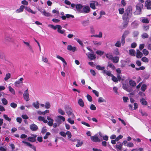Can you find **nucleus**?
<instances>
[{"label":"nucleus","mask_w":151,"mask_h":151,"mask_svg":"<svg viewBox=\"0 0 151 151\" xmlns=\"http://www.w3.org/2000/svg\"><path fill=\"white\" fill-rule=\"evenodd\" d=\"M10 106L11 107L15 108L17 106V104L14 103H12L10 104Z\"/></svg>","instance_id":"62"},{"label":"nucleus","mask_w":151,"mask_h":151,"mask_svg":"<svg viewBox=\"0 0 151 151\" xmlns=\"http://www.w3.org/2000/svg\"><path fill=\"white\" fill-rule=\"evenodd\" d=\"M90 8L88 6H83V10L81 12V13H88L90 12Z\"/></svg>","instance_id":"7"},{"label":"nucleus","mask_w":151,"mask_h":151,"mask_svg":"<svg viewBox=\"0 0 151 151\" xmlns=\"http://www.w3.org/2000/svg\"><path fill=\"white\" fill-rule=\"evenodd\" d=\"M96 53L98 55H101L103 54L104 52L100 50H97L96 51Z\"/></svg>","instance_id":"61"},{"label":"nucleus","mask_w":151,"mask_h":151,"mask_svg":"<svg viewBox=\"0 0 151 151\" xmlns=\"http://www.w3.org/2000/svg\"><path fill=\"white\" fill-rule=\"evenodd\" d=\"M112 59V61L114 63H117L119 62V58L118 57L115 56L113 57Z\"/></svg>","instance_id":"26"},{"label":"nucleus","mask_w":151,"mask_h":151,"mask_svg":"<svg viewBox=\"0 0 151 151\" xmlns=\"http://www.w3.org/2000/svg\"><path fill=\"white\" fill-rule=\"evenodd\" d=\"M62 120L63 122L65 121V119L63 116L59 115L56 117L55 119L56 122L54 124L53 127L56 128L59 126L61 124L62 122Z\"/></svg>","instance_id":"2"},{"label":"nucleus","mask_w":151,"mask_h":151,"mask_svg":"<svg viewBox=\"0 0 151 151\" xmlns=\"http://www.w3.org/2000/svg\"><path fill=\"white\" fill-rule=\"evenodd\" d=\"M150 20L147 18H143L142 20V22L143 23H148L149 22Z\"/></svg>","instance_id":"29"},{"label":"nucleus","mask_w":151,"mask_h":151,"mask_svg":"<svg viewBox=\"0 0 151 151\" xmlns=\"http://www.w3.org/2000/svg\"><path fill=\"white\" fill-rule=\"evenodd\" d=\"M65 109L66 113L69 117L73 118L75 117V116L73 113L72 110L70 107L66 106Z\"/></svg>","instance_id":"5"},{"label":"nucleus","mask_w":151,"mask_h":151,"mask_svg":"<svg viewBox=\"0 0 151 151\" xmlns=\"http://www.w3.org/2000/svg\"><path fill=\"white\" fill-rule=\"evenodd\" d=\"M5 39L7 41H10L11 40V38L9 36L7 35L5 36Z\"/></svg>","instance_id":"58"},{"label":"nucleus","mask_w":151,"mask_h":151,"mask_svg":"<svg viewBox=\"0 0 151 151\" xmlns=\"http://www.w3.org/2000/svg\"><path fill=\"white\" fill-rule=\"evenodd\" d=\"M93 44L95 45H100L101 43L100 42H98L97 41H93Z\"/></svg>","instance_id":"64"},{"label":"nucleus","mask_w":151,"mask_h":151,"mask_svg":"<svg viewBox=\"0 0 151 151\" xmlns=\"http://www.w3.org/2000/svg\"><path fill=\"white\" fill-rule=\"evenodd\" d=\"M24 8H25V6L23 5H21L19 9H17L16 12L17 13H19L23 11Z\"/></svg>","instance_id":"23"},{"label":"nucleus","mask_w":151,"mask_h":151,"mask_svg":"<svg viewBox=\"0 0 151 151\" xmlns=\"http://www.w3.org/2000/svg\"><path fill=\"white\" fill-rule=\"evenodd\" d=\"M91 140L94 142H100V140L96 135H94L91 137Z\"/></svg>","instance_id":"9"},{"label":"nucleus","mask_w":151,"mask_h":151,"mask_svg":"<svg viewBox=\"0 0 151 151\" xmlns=\"http://www.w3.org/2000/svg\"><path fill=\"white\" fill-rule=\"evenodd\" d=\"M48 26L55 30L57 29V32H58L61 34L65 36L66 35V34L65 33V31L64 30L61 29L62 27L60 25H56L55 26H54L52 24H49L48 25Z\"/></svg>","instance_id":"1"},{"label":"nucleus","mask_w":151,"mask_h":151,"mask_svg":"<svg viewBox=\"0 0 151 151\" xmlns=\"http://www.w3.org/2000/svg\"><path fill=\"white\" fill-rule=\"evenodd\" d=\"M90 109L93 110H95L96 109V107L95 105L93 104L91 105L90 107Z\"/></svg>","instance_id":"59"},{"label":"nucleus","mask_w":151,"mask_h":151,"mask_svg":"<svg viewBox=\"0 0 151 151\" xmlns=\"http://www.w3.org/2000/svg\"><path fill=\"white\" fill-rule=\"evenodd\" d=\"M49 112V111L48 110H46L45 111L43 112H41L40 111L39 112H38V113L40 114V115H45V114L47 113H48Z\"/></svg>","instance_id":"43"},{"label":"nucleus","mask_w":151,"mask_h":151,"mask_svg":"<svg viewBox=\"0 0 151 151\" xmlns=\"http://www.w3.org/2000/svg\"><path fill=\"white\" fill-rule=\"evenodd\" d=\"M140 102L141 103L144 105H146L147 104V102L144 99H142L140 100Z\"/></svg>","instance_id":"41"},{"label":"nucleus","mask_w":151,"mask_h":151,"mask_svg":"<svg viewBox=\"0 0 151 151\" xmlns=\"http://www.w3.org/2000/svg\"><path fill=\"white\" fill-rule=\"evenodd\" d=\"M129 53L130 55L132 56H135V51L133 49L130 50H129Z\"/></svg>","instance_id":"30"},{"label":"nucleus","mask_w":151,"mask_h":151,"mask_svg":"<svg viewBox=\"0 0 151 151\" xmlns=\"http://www.w3.org/2000/svg\"><path fill=\"white\" fill-rule=\"evenodd\" d=\"M43 14L45 16L48 17L51 16V14L48 12H46L45 11H44L43 13Z\"/></svg>","instance_id":"48"},{"label":"nucleus","mask_w":151,"mask_h":151,"mask_svg":"<svg viewBox=\"0 0 151 151\" xmlns=\"http://www.w3.org/2000/svg\"><path fill=\"white\" fill-rule=\"evenodd\" d=\"M115 46L118 47H120L121 46V42L120 41H118L115 44Z\"/></svg>","instance_id":"57"},{"label":"nucleus","mask_w":151,"mask_h":151,"mask_svg":"<svg viewBox=\"0 0 151 151\" xmlns=\"http://www.w3.org/2000/svg\"><path fill=\"white\" fill-rule=\"evenodd\" d=\"M147 85L145 84H143L141 87V90L143 91H145L146 89Z\"/></svg>","instance_id":"54"},{"label":"nucleus","mask_w":151,"mask_h":151,"mask_svg":"<svg viewBox=\"0 0 151 151\" xmlns=\"http://www.w3.org/2000/svg\"><path fill=\"white\" fill-rule=\"evenodd\" d=\"M141 60L145 63H147L149 61L148 59L146 57H144L141 59Z\"/></svg>","instance_id":"39"},{"label":"nucleus","mask_w":151,"mask_h":151,"mask_svg":"<svg viewBox=\"0 0 151 151\" xmlns=\"http://www.w3.org/2000/svg\"><path fill=\"white\" fill-rule=\"evenodd\" d=\"M89 21L88 19L84 20L81 21V23L82 25L84 27L88 26L89 24Z\"/></svg>","instance_id":"19"},{"label":"nucleus","mask_w":151,"mask_h":151,"mask_svg":"<svg viewBox=\"0 0 151 151\" xmlns=\"http://www.w3.org/2000/svg\"><path fill=\"white\" fill-rule=\"evenodd\" d=\"M129 33V32L128 30H126L124 31L123 34L122 35V36L126 37L127 36Z\"/></svg>","instance_id":"47"},{"label":"nucleus","mask_w":151,"mask_h":151,"mask_svg":"<svg viewBox=\"0 0 151 151\" xmlns=\"http://www.w3.org/2000/svg\"><path fill=\"white\" fill-rule=\"evenodd\" d=\"M9 91L13 94H15V91L14 89L11 86L9 87Z\"/></svg>","instance_id":"36"},{"label":"nucleus","mask_w":151,"mask_h":151,"mask_svg":"<svg viewBox=\"0 0 151 151\" xmlns=\"http://www.w3.org/2000/svg\"><path fill=\"white\" fill-rule=\"evenodd\" d=\"M143 55V54L142 52L139 51V50H137L136 57L138 58H141Z\"/></svg>","instance_id":"22"},{"label":"nucleus","mask_w":151,"mask_h":151,"mask_svg":"<svg viewBox=\"0 0 151 151\" xmlns=\"http://www.w3.org/2000/svg\"><path fill=\"white\" fill-rule=\"evenodd\" d=\"M90 7L92 8L93 9H95L96 8L95 4L94 3L93 1H92L91 3H90Z\"/></svg>","instance_id":"42"},{"label":"nucleus","mask_w":151,"mask_h":151,"mask_svg":"<svg viewBox=\"0 0 151 151\" xmlns=\"http://www.w3.org/2000/svg\"><path fill=\"white\" fill-rule=\"evenodd\" d=\"M1 101L3 104L4 105H6L7 104L8 101L6 99L4 98L2 99Z\"/></svg>","instance_id":"46"},{"label":"nucleus","mask_w":151,"mask_h":151,"mask_svg":"<svg viewBox=\"0 0 151 151\" xmlns=\"http://www.w3.org/2000/svg\"><path fill=\"white\" fill-rule=\"evenodd\" d=\"M74 40H76L77 42L81 46H83V44L82 42L79 39L76 38H74Z\"/></svg>","instance_id":"31"},{"label":"nucleus","mask_w":151,"mask_h":151,"mask_svg":"<svg viewBox=\"0 0 151 151\" xmlns=\"http://www.w3.org/2000/svg\"><path fill=\"white\" fill-rule=\"evenodd\" d=\"M79 105L81 107H83L84 106V103L83 100L81 99H80L78 100V102Z\"/></svg>","instance_id":"21"},{"label":"nucleus","mask_w":151,"mask_h":151,"mask_svg":"<svg viewBox=\"0 0 151 151\" xmlns=\"http://www.w3.org/2000/svg\"><path fill=\"white\" fill-rule=\"evenodd\" d=\"M3 117L5 119L9 122H10L11 121V118L8 117L7 115L6 114H4L3 115Z\"/></svg>","instance_id":"45"},{"label":"nucleus","mask_w":151,"mask_h":151,"mask_svg":"<svg viewBox=\"0 0 151 151\" xmlns=\"http://www.w3.org/2000/svg\"><path fill=\"white\" fill-rule=\"evenodd\" d=\"M142 52L143 54L145 55H147L148 54L149 52L148 50L146 49H144L143 50Z\"/></svg>","instance_id":"50"},{"label":"nucleus","mask_w":151,"mask_h":151,"mask_svg":"<svg viewBox=\"0 0 151 151\" xmlns=\"http://www.w3.org/2000/svg\"><path fill=\"white\" fill-rule=\"evenodd\" d=\"M124 21L123 22V26L124 27H126L128 24L129 20H124Z\"/></svg>","instance_id":"44"},{"label":"nucleus","mask_w":151,"mask_h":151,"mask_svg":"<svg viewBox=\"0 0 151 151\" xmlns=\"http://www.w3.org/2000/svg\"><path fill=\"white\" fill-rule=\"evenodd\" d=\"M115 147L116 148L119 150H121L122 147V144L120 142H118Z\"/></svg>","instance_id":"25"},{"label":"nucleus","mask_w":151,"mask_h":151,"mask_svg":"<svg viewBox=\"0 0 151 151\" xmlns=\"http://www.w3.org/2000/svg\"><path fill=\"white\" fill-rule=\"evenodd\" d=\"M30 128L32 131H35L38 129V127L35 124H32L30 125Z\"/></svg>","instance_id":"13"},{"label":"nucleus","mask_w":151,"mask_h":151,"mask_svg":"<svg viewBox=\"0 0 151 151\" xmlns=\"http://www.w3.org/2000/svg\"><path fill=\"white\" fill-rule=\"evenodd\" d=\"M132 25L134 28H136L138 25V24L137 23L134 22L132 23Z\"/></svg>","instance_id":"52"},{"label":"nucleus","mask_w":151,"mask_h":151,"mask_svg":"<svg viewBox=\"0 0 151 151\" xmlns=\"http://www.w3.org/2000/svg\"><path fill=\"white\" fill-rule=\"evenodd\" d=\"M96 68L98 70H103L104 69L105 67H101L99 65H97L96 66Z\"/></svg>","instance_id":"38"},{"label":"nucleus","mask_w":151,"mask_h":151,"mask_svg":"<svg viewBox=\"0 0 151 151\" xmlns=\"http://www.w3.org/2000/svg\"><path fill=\"white\" fill-rule=\"evenodd\" d=\"M23 96L24 100L27 101L29 100L28 90L27 89L24 91V92L23 94Z\"/></svg>","instance_id":"8"},{"label":"nucleus","mask_w":151,"mask_h":151,"mask_svg":"<svg viewBox=\"0 0 151 151\" xmlns=\"http://www.w3.org/2000/svg\"><path fill=\"white\" fill-rule=\"evenodd\" d=\"M33 137H29L28 138V140L29 141L32 142H35L36 140V138L37 137V135H33Z\"/></svg>","instance_id":"18"},{"label":"nucleus","mask_w":151,"mask_h":151,"mask_svg":"<svg viewBox=\"0 0 151 151\" xmlns=\"http://www.w3.org/2000/svg\"><path fill=\"white\" fill-rule=\"evenodd\" d=\"M22 142L23 143L26 144L27 146H29L31 148L34 150L35 151H36V147L34 145L31 144L29 142H25L24 141H23Z\"/></svg>","instance_id":"10"},{"label":"nucleus","mask_w":151,"mask_h":151,"mask_svg":"<svg viewBox=\"0 0 151 151\" xmlns=\"http://www.w3.org/2000/svg\"><path fill=\"white\" fill-rule=\"evenodd\" d=\"M122 64H121V67H125L126 64L127 63V61L124 60L122 61Z\"/></svg>","instance_id":"63"},{"label":"nucleus","mask_w":151,"mask_h":151,"mask_svg":"<svg viewBox=\"0 0 151 151\" xmlns=\"http://www.w3.org/2000/svg\"><path fill=\"white\" fill-rule=\"evenodd\" d=\"M139 112L141 114L142 116H147V113L145 111H143L142 110H139Z\"/></svg>","instance_id":"49"},{"label":"nucleus","mask_w":151,"mask_h":151,"mask_svg":"<svg viewBox=\"0 0 151 151\" xmlns=\"http://www.w3.org/2000/svg\"><path fill=\"white\" fill-rule=\"evenodd\" d=\"M73 141H77V144L76 145V146L77 147H79L81 146L83 144V142L81 141L80 140L77 139H75Z\"/></svg>","instance_id":"20"},{"label":"nucleus","mask_w":151,"mask_h":151,"mask_svg":"<svg viewBox=\"0 0 151 151\" xmlns=\"http://www.w3.org/2000/svg\"><path fill=\"white\" fill-rule=\"evenodd\" d=\"M56 58L61 60L63 63V65L64 67H65V66L67 65V63L65 60V59L62 57H61L59 55H57L56 56Z\"/></svg>","instance_id":"16"},{"label":"nucleus","mask_w":151,"mask_h":151,"mask_svg":"<svg viewBox=\"0 0 151 151\" xmlns=\"http://www.w3.org/2000/svg\"><path fill=\"white\" fill-rule=\"evenodd\" d=\"M106 101L105 99H104L102 97H100L98 99V102L99 103L102 102H106Z\"/></svg>","instance_id":"33"},{"label":"nucleus","mask_w":151,"mask_h":151,"mask_svg":"<svg viewBox=\"0 0 151 151\" xmlns=\"http://www.w3.org/2000/svg\"><path fill=\"white\" fill-rule=\"evenodd\" d=\"M24 79L22 78H20L19 80L16 81L14 83V85L17 87H19L23 85V81Z\"/></svg>","instance_id":"6"},{"label":"nucleus","mask_w":151,"mask_h":151,"mask_svg":"<svg viewBox=\"0 0 151 151\" xmlns=\"http://www.w3.org/2000/svg\"><path fill=\"white\" fill-rule=\"evenodd\" d=\"M47 119L49 121L47 122V124L50 126H53V120L48 116L47 117Z\"/></svg>","instance_id":"14"},{"label":"nucleus","mask_w":151,"mask_h":151,"mask_svg":"<svg viewBox=\"0 0 151 151\" xmlns=\"http://www.w3.org/2000/svg\"><path fill=\"white\" fill-rule=\"evenodd\" d=\"M129 83L130 85L132 86H135L136 85V83L135 81L132 80H130L129 81Z\"/></svg>","instance_id":"32"},{"label":"nucleus","mask_w":151,"mask_h":151,"mask_svg":"<svg viewBox=\"0 0 151 151\" xmlns=\"http://www.w3.org/2000/svg\"><path fill=\"white\" fill-rule=\"evenodd\" d=\"M123 88L126 91L130 92L131 91V90L129 89V86L126 84H124L123 85Z\"/></svg>","instance_id":"24"},{"label":"nucleus","mask_w":151,"mask_h":151,"mask_svg":"<svg viewBox=\"0 0 151 151\" xmlns=\"http://www.w3.org/2000/svg\"><path fill=\"white\" fill-rule=\"evenodd\" d=\"M83 6L82 4H77L76 5V10L79 12L81 13L82 11L81 9L83 8Z\"/></svg>","instance_id":"15"},{"label":"nucleus","mask_w":151,"mask_h":151,"mask_svg":"<svg viewBox=\"0 0 151 151\" xmlns=\"http://www.w3.org/2000/svg\"><path fill=\"white\" fill-rule=\"evenodd\" d=\"M145 6L148 9H151V1L150 0H147L145 2Z\"/></svg>","instance_id":"12"},{"label":"nucleus","mask_w":151,"mask_h":151,"mask_svg":"<svg viewBox=\"0 0 151 151\" xmlns=\"http://www.w3.org/2000/svg\"><path fill=\"white\" fill-rule=\"evenodd\" d=\"M113 53L114 54L116 55H119V51L118 49L117 48L114 50Z\"/></svg>","instance_id":"40"},{"label":"nucleus","mask_w":151,"mask_h":151,"mask_svg":"<svg viewBox=\"0 0 151 151\" xmlns=\"http://www.w3.org/2000/svg\"><path fill=\"white\" fill-rule=\"evenodd\" d=\"M32 105L36 109H38L39 107V103L37 101L36 102L33 103Z\"/></svg>","instance_id":"28"},{"label":"nucleus","mask_w":151,"mask_h":151,"mask_svg":"<svg viewBox=\"0 0 151 151\" xmlns=\"http://www.w3.org/2000/svg\"><path fill=\"white\" fill-rule=\"evenodd\" d=\"M88 57L91 60L95 59L96 58L95 55L93 54L89 53Z\"/></svg>","instance_id":"27"},{"label":"nucleus","mask_w":151,"mask_h":151,"mask_svg":"<svg viewBox=\"0 0 151 151\" xmlns=\"http://www.w3.org/2000/svg\"><path fill=\"white\" fill-rule=\"evenodd\" d=\"M23 42L28 47L29 50L32 52H33V50L32 49V47L30 45L29 43L24 41H23Z\"/></svg>","instance_id":"17"},{"label":"nucleus","mask_w":151,"mask_h":151,"mask_svg":"<svg viewBox=\"0 0 151 151\" xmlns=\"http://www.w3.org/2000/svg\"><path fill=\"white\" fill-rule=\"evenodd\" d=\"M108 66L111 68L113 69H114L115 68V66L113 65V64L110 63H108Z\"/></svg>","instance_id":"56"},{"label":"nucleus","mask_w":151,"mask_h":151,"mask_svg":"<svg viewBox=\"0 0 151 151\" xmlns=\"http://www.w3.org/2000/svg\"><path fill=\"white\" fill-rule=\"evenodd\" d=\"M58 112L61 115H63L65 114V112L60 108L58 109Z\"/></svg>","instance_id":"34"},{"label":"nucleus","mask_w":151,"mask_h":151,"mask_svg":"<svg viewBox=\"0 0 151 151\" xmlns=\"http://www.w3.org/2000/svg\"><path fill=\"white\" fill-rule=\"evenodd\" d=\"M87 98L88 101L90 102L92 101V99L91 96L89 94L87 95Z\"/></svg>","instance_id":"60"},{"label":"nucleus","mask_w":151,"mask_h":151,"mask_svg":"<svg viewBox=\"0 0 151 151\" xmlns=\"http://www.w3.org/2000/svg\"><path fill=\"white\" fill-rule=\"evenodd\" d=\"M106 57L109 60L112 59L113 58V56L112 55L110 54H107L106 55Z\"/></svg>","instance_id":"37"},{"label":"nucleus","mask_w":151,"mask_h":151,"mask_svg":"<svg viewBox=\"0 0 151 151\" xmlns=\"http://www.w3.org/2000/svg\"><path fill=\"white\" fill-rule=\"evenodd\" d=\"M132 11L130 6H129L125 11V13L123 16V20H129L131 16Z\"/></svg>","instance_id":"3"},{"label":"nucleus","mask_w":151,"mask_h":151,"mask_svg":"<svg viewBox=\"0 0 151 151\" xmlns=\"http://www.w3.org/2000/svg\"><path fill=\"white\" fill-rule=\"evenodd\" d=\"M45 107L46 109H49L50 107V105L48 102H46L45 105Z\"/></svg>","instance_id":"51"},{"label":"nucleus","mask_w":151,"mask_h":151,"mask_svg":"<svg viewBox=\"0 0 151 151\" xmlns=\"http://www.w3.org/2000/svg\"><path fill=\"white\" fill-rule=\"evenodd\" d=\"M149 26L148 25L145 24L143 26V29L145 31H147L149 29Z\"/></svg>","instance_id":"53"},{"label":"nucleus","mask_w":151,"mask_h":151,"mask_svg":"<svg viewBox=\"0 0 151 151\" xmlns=\"http://www.w3.org/2000/svg\"><path fill=\"white\" fill-rule=\"evenodd\" d=\"M143 7V5L141 3H138L136 6V9L134 12V14L135 15H137L141 14V10Z\"/></svg>","instance_id":"4"},{"label":"nucleus","mask_w":151,"mask_h":151,"mask_svg":"<svg viewBox=\"0 0 151 151\" xmlns=\"http://www.w3.org/2000/svg\"><path fill=\"white\" fill-rule=\"evenodd\" d=\"M67 49L68 50L72 51L74 52L77 50V48L75 47H72L71 45H68L67 46Z\"/></svg>","instance_id":"11"},{"label":"nucleus","mask_w":151,"mask_h":151,"mask_svg":"<svg viewBox=\"0 0 151 151\" xmlns=\"http://www.w3.org/2000/svg\"><path fill=\"white\" fill-rule=\"evenodd\" d=\"M11 77V74L10 73H7L6 74V76L4 79L5 81H7Z\"/></svg>","instance_id":"35"},{"label":"nucleus","mask_w":151,"mask_h":151,"mask_svg":"<svg viewBox=\"0 0 151 151\" xmlns=\"http://www.w3.org/2000/svg\"><path fill=\"white\" fill-rule=\"evenodd\" d=\"M126 146L129 147H132L134 146V144L132 142H129L126 145Z\"/></svg>","instance_id":"55"}]
</instances>
